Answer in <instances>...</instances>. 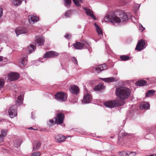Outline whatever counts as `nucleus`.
<instances>
[{"label":"nucleus","mask_w":156,"mask_h":156,"mask_svg":"<svg viewBox=\"0 0 156 156\" xmlns=\"http://www.w3.org/2000/svg\"><path fill=\"white\" fill-rule=\"evenodd\" d=\"M131 14L128 13L127 14L123 11L118 10L114 12H111L108 13L105 17V21L112 22V23H119L121 21H126L129 18H131Z\"/></svg>","instance_id":"nucleus-1"},{"label":"nucleus","mask_w":156,"mask_h":156,"mask_svg":"<svg viewBox=\"0 0 156 156\" xmlns=\"http://www.w3.org/2000/svg\"><path fill=\"white\" fill-rule=\"evenodd\" d=\"M116 95L118 98V100L122 101L123 105L125 103V100L130 96L131 91L130 89L126 87H121L117 88L115 91Z\"/></svg>","instance_id":"nucleus-2"},{"label":"nucleus","mask_w":156,"mask_h":156,"mask_svg":"<svg viewBox=\"0 0 156 156\" xmlns=\"http://www.w3.org/2000/svg\"><path fill=\"white\" fill-rule=\"evenodd\" d=\"M23 100V94L19 95L17 100L16 101V105L12 106L9 110L8 112L9 116L11 118H13L16 116L17 114V105H20L22 104Z\"/></svg>","instance_id":"nucleus-3"},{"label":"nucleus","mask_w":156,"mask_h":156,"mask_svg":"<svg viewBox=\"0 0 156 156\" xmlns=\"http://www.w3.org/2000/svg\"><path fill=\"white\" fill-rule=\"evenodd\" d=\"M122 101L119 100L118 98L115 100L108 101L104 103V105L108 108H114L118 106H121L123 105L121 103Z\"/></svg>","instance_id":"nucleus-4"},{"label":"nucleus","mask_w":156,"mask_h":156,"mask_svg":"<svg viewBox=\"0 0 156 156\" xmlns=\"http://www.w3.org/2000/svg\"><path fill=\"white\" fill-rule=\"evenodd\" d=\"M73 46L75 49H82L83 48H87L89 46V44L86 41H83L76 42L73 44Z\"/></svg>","instance_id":"nucleus-5"},{"label":"nucleus","mask_w":156,"mask_h":156,"mask_svg":"<svg viewBox=\"0 0 156 156\" xmlns=\"http://www.w3.org/2000/svg\"><path fill=\"white\" fill-rule=\"evenodd\" d=\"M55 98L60 101H66L67 97V94L63 92H59L55 95Z\"/></svg>","instance_id":"nucleus-6"},{"label":"nucleus","mask_w":156,"mask_h":156,"mask_svg":"<svg viewBox=\"0 0 156 156\" xmlns=\"http://www.w3.org/2000/svg\"><path fill=\"white\" fill-rule=\"evenodd\" d=\"M65 115L60 112L57 114L56 117H55V123L58 125H60L63 123Z\"/></svg>","instance_id":"nucleus-7"},{"label":"nucleus","mask_w":156,"mask_h":156,"mask_svg":"<svg viewBox=\"0 0 156 156\" xmlns=\"http://www.w3.org/2000/svg\"><path fill=\"white\" fill-rule=\"evenodd\" d=\"M145 45V41L143 39L140 40L139 41L137 44L135 50L138 51H140L144 48Z\"/></svg>","instance_id":"nucleus-8"},{"label":"nucleus","mask_w":156,"mask_h":156,"mask_svg":"<svg viewBox=\"0 0 156 156\" xmlns=\"http://www.w3.org/2000/svg\"><path fill=\"white\" fill-rule=\"evenodd\" d=\"M58 55V53L55 51H50L46 52L44 55L43 57L44 58H51L57 56Z\"/></svg>","instance_id":"nucleus-9"},{"label":"nucleus","mask_w":156,"mask_h":156,"mask_svg":"<svg viewBox=\"0 0 156 156\" xmlns=\"http://www.w3.org/2000/svg\"><path fill=\"white\" fill-rule=\"evenodd\" d=\"M20 76V74L17 73H11L8 76V80L10 81L17 80Z\"/></svg>","instance_id":"nucleus-10"},{"label":"nucleus","mask_w":156,"mask_h":156,"mask_svg":"<svg viewBox=\"0 0 156 156\" xmlns=\"http://www.w3.org/2000/svg\"><path fill=\"white\" fill-rule=\"evenodd\" d=\"M15 32L17 36H18L20 34L27 33L28 32V30L26 28L20 27L16 29Z\"/></svg>","instance_id":"nucleus-11"},{"label":"nucleus","mask_w":156,"mask_h":156,"mask_svg":"<svg viewBox=\"0 0 156 156\" xmlns=\"http://www.w3.org/2000/svg\"><path fill=\"white\" fill-rule=\"evenodd\" d=\"M96 72L99 73L101 71L106 69H107L106 65L105 64H103L96 66L94 68Z\"/></svg>","instance_id":"nucleus-12"},{"label":"nucleus","mask_w":156,"mask_h":156,"mask_svg":"<svg viewBox=\"0 0 156 156\" xmlns=\"http://www.w3.org/2000/svg\"><path fill=\"white\" fill-rule=\"evenodd\" d=\"M56 142L58 143H61L65 141L67 138L65 136L61 134H57L54 136Z\"/></svg>","instance_id":"nucleus-13"},{"label":"nucleus","mask_w":156,"mask_h":156,"mask_svg":"<svg viewBox=\"0 0 156 156\" xmlns=\"http://www.w3.org/2000/svg\"><path fill=\"white\" fill-rule=\"evenodd\" d=\"M35 42L39 46L42 45L44 42V39L43 36L37 37L35 38Z\"/></svg>","instance_id":"nucleus-14"},{"label":"nucleus","mask_w":156,"mask_h":156,"mask_svg":"<svg viewBox=\"0 0 156 156\" xmlns=\"http://www.w3.org/2000/svg\"><path fill=\"white\" fill-rule=\"evenodd\" d=\"M69 90L70 92L72 94H77L79 92V89L78 87L74 85L71 86Z\"/></svg>","instance_id":"nucleus-15"},{"label":"nucleus","mask_w":156,"mask_h":156,"mask_svg":"<svg viewBox=\"0 0 156 156\" xmlns=\"http://www.w3.org/2000/svg\"><path fill=\"white\" fill-rule=\"evenodd\" d=\"M91 99V96L90 94H87L86 95L84 96L82 101L85 103H88L90 102Z\"/></svg>","instance_id":"nucleus-16"},{"label":"nucleus","mask_w":156,"mask_h":156,"mask_svg":"<svg viewBox=\"0 0 156 156\" xmlns=\"http://www.w3.org/2000/svg\"><path fill=\"white\" fill-rule=\"evenodd\" d=\"M84 9L86 13L89 16L91 17L94 20H96V17L94 15L93 13V12L90 9L87 8H84Z\"/></svg>","instance_id":"nucleus-17"},{"label":"nucleus","mask_w":156,"mask_h":156,"mask_svg":"<svg viewBox=\"0 0 156 156\" xmlns=\"http://www.w3.org/2000/svg\"><path fill=\"white\" fill-rule=\"evenodd\" d=\"M28 19L29 22L31 24H33L35 21H37L38 20L37 17L32 15L29 16Z\"/></svg>","instance_id":"nucleus-18"},{"label":"nucleus","mask_w":156,"mask_h":156,"mask_svg":"<svg viewBox=\"0 0 156 156\" xmlns=\"http://www.w3.org/2000/svg\"><path fill=\"white\" fill-rule=\"evenodd\" d=\"M94 25L96 27V29L98 36L100 37H101L103 36V35L101 28L99 27L95 23H94Z\"/></svg>","instance_id":"nucleus-19"},{"label":"nucleus","mask_w":156,"mask_h":156,"mask_svg":"<svg viewBox=\"0 0 156 156\" xmlns=\"http://www.w3.org/2000/svg\"><path fill=\"white\" fill-rule=\"evenodd\" d=\"M150 105L147 102H142L140 105V108L141 109H149Z\"/></svg>","instance_id":"nucleus-20"},{"label":"nucleus","mask_w":156,"mask_h":156,"mask_svg":"<svg viewBox=\"0 0 156 156\" xmlns=\"http://www.w3.org/2000/svg\"><path fill=\"white\" fill-rule=\"evenodd\" d=\"M147 83V82L146 81L141 80L136 81L135 84L136 85L140 86H143L145 85Z\"/></svg>","instance_id":"nucleus-21"},{"label":"nucleus","mask_w":156,"mask_h":156,"mask_svg":"<svg viewBox=\"0 0 156 156\" xmlns=\"http://www.w3.org/2000/svg\"><path fill=\"white\" fill-rule=\"evenodd\" d=\"M35 44H31L30 45L29 47H28L27 50V53L28 54L31 53L32 51L36 48Z\"/></svg>","instance_id":"nucleus-22"},{"label":"nucleus","mask_w":156,"mask_h":156,"mask_svg":"<svg viewBox=\"0 0 156 156\" xmlns=\"http://www.w3.org/2000/svg\"><path fill=\"white\" fill-rule=\"evenodd\" d=\"M41 145V144L39 141H36L34 143V144L33 147V150L34 151L37 150L39 148Z\"/></svg>","instance_id":"nucleus-23"},{"label":"nucleus","mask_w":156,"mask_h":156,"mask_svg":"<svg viewBox=\"0 0 156 156\" xmlns=\"http://www.w3.org/2000/svg\"><path fill=\"white\" fill-rule=\"evenodd\" d=\"M27 62V61L26 58L25 57L23 58L21 60V61L20 63V66L22 67H24L26 65Z\"/></svg>","instance_id":"nucleus-24"},{"label":"nucleus","mask_w":156,"mask_h":156,"mask_svg":"<svg viewBox=\"0 0 156 156\" xmlns=\"http://www.w3.org/2000/svg\"><path fill=\"white\" fill-rule=\"evenodd\" d=\"M23 0H13L12 4L16 6H18L21 4Z\"/></svg>","instance_id":"nucleus-25"},{"label":"nucleus","mask_w":156,"mask_h":156,"mask_svg":"<svg viewBox=\"0 0 156 156\" xmlns=\"http://www.w3.org/2000/svg\"><path fill=\"white\" fill-rule=\"evenodd\" d=\"M155 93V91L153 90H149L147 92L146 96L149 97L153 96V94Z\"/></svg>","instance_id":"nucleus-26"},{"label":"nucleus","mask_w":156,"mask_h":156,"mask_svg":"<svg viewBox=\"0 0 156 156\" xmlns=\"http://www.w3.org/2000/svg\"><path fill=\"white\" fill-rule=\"evenodd\" d=\"M120 58L122 61H127L129 59L130 57L126 55H122L120 56Z\"/></svg>","instance_id":"nucleus-27"},{"label":"nucleus","mask_w":156,"mask_h":156,"mask_svg":"<svg viewBox=\"0 0 156 156\" xmlns=\"http://www.w3.org/2000/svg\"><path fill=\"white\" fill-rule=\"evenodd\" d=\"M103 86L102 84H98L95 86L94 88V90H99L101 89H103Z\"/></svg>","instance_id":"nucleus-28"},{"label":"nucleus","mask_w":156,"mask_h":156,"mask_svg":"<svg viewBox=\"0 0 156 156\" xmlns=\"http://www.w3.org/2000/svg\"><path fill=\"white\" fill-rule=\"evenodd\" d=\"M70 11H68L65 12L64 16H63V18H67L70 16Z\"/></svg>","instance_id":"nucleus-29"},{"label":"nucleus","mask_w":156,"mask_h":156,"mask_svg":"<svg viewBox=\"0 0 156 156\" xmlns=\"http://www.w3.org/2000/svg\"><path fill=\"white\" fill-rule=\"evenodd\" d=\"M73 2L75 3L76 5L79 6L80 5L79 2L82 3L83 2L82 0H73Z\"/></svg>","instance_id":"nucleus-30"},{"label":"nucleus","mask_w":156,"mask_h":156,"mask_svg":"<svg viewBox=\"0 0 156 156\" xmlns=\"http://www.w3.org/2000/svg\"><path fill=\"white\" fill-rule=\"evenodd\" d=\"M104 80L107 82H111L114 81V78L113 77H109L108 78H104Z\"/></svg>","instance_id":"nucleus-31"},{"label":"nucleus","mask_w":156,"mask_h":156,"mask_svg":"<svg viewBox=\"0 0 156 156\" xmlns=\"http://www.w3.org/2000/svg\"><path fill=\"white\" fill-rule=\"evenodd\" d=\"M129 153V151L126 152L125 151H123L120 152V154L122 156H128Z\"/></svg>","instance_id":"nucleus-32"},{"label":"nucleus","mask_w":156,"mask_h":156,"mask_svg":"<svg viewBox=\"0 0 156 156\" xmlns=\"http://www.w3.org/2000/svg\"><path fill=\"white\" fill-rule=\"evenodd\" d=\"M5 80L3 79H0V88H3L4 86Z\"/></svg>","instance_id":"nucleus-33"},{"label":"nucleus","mask_w":156,"mask_h":156,"mask_svg":"<svg viewBox=\"0 0 156 156\" xmlns=\"http://www.w3.org/2000/svg\"><path fill=\"white\" fill-rule=\"evenodd\" d=\"M1 134L0 135L5 137L7 135V131L2 130L1 131Z\"/></svg>","instance_id":"nucleus-34"},{"label":"nucleus","mask_w":156,"mask_h":156,"mask_svg":"<svg viewBox=\"0 0 156 156\" xmlns=\"http://www.w3.org/2000/svg\"><path fill=\"white\" fill-rule=\"evenodd\" d=\"M41 155V153L40 152L36 151L32 153L31 156H40Z\"/></svg>","instance_id":"nucleus-35"},{"label":"nucleus","mask_w":156,"mask_h":156,"mask_svg":"<svg viewBox=\"0 0 156 156\" xmlns=\"http://www.w3.org/2000/svg\"><path fill=\"white\" fill-rule=\"evenodd\" d=\"M65 2L66 6H69L70 5L71 2V0H65Z\"/></svg>","instance_id":"nucleus-36"},{"label":"nucleus","mask_w":156,"mask_h":156,"mask_svg":"<svg viewBox=\"0 0 156 156\" xmlns=\"http://www.w3.org/2000/svg\"><path fill=\"white\" fill-rule=\"evenodd\" d=\"M136 153L135 152L132 151L129 152L128 154V156H135L136 155Z\"/></svg>","instance_id":"nucleus-37"},{"label":"nucleus","mask_w":156,"mask_h":156,"mask_svg":"<svg viewBox=\"0 0 156 156\" xmlns=\"http://www.w3.org/2000/svg\"><path fill=\"white\" fill-rule=\"evenodd\" d=\"M72 60L74 62V63L76 64V65H78V63L77 59L75 57H73L72 58Z\"/></svg>","instance_id":"nucleus-38"},{"label":"nucleus","mask_w":156,"mask_h":156,"mask_svg":"<svg viewBox=\"0 0 156 156\" xmlns=\"http://www.w3.org/2000/svg\"><path fill=\"white\" fill-rule=\"evenodd\" d=\"M145 29V28L143 27L142 25H139V29L141 31H142L144 30Z\"/></svg>","instance_id":"nucleus-39"},{"label":"nucleus","mask_w":156,"mask_h":156,"mask_svg":"<svg viewBox=\"0 0 156 156\" xmlns=\"http://www.w3.org/2000/svg\"><path fill=\"white\" fill-rule=\"evenodd\" d=\"M71 37V35H69L68 34H66V35L65 36V37L67 39H69Z\"/></svg>","instance_id":"nucleus-40"},{"label":"nucleus","mask_w":156,"mask_h":156,"mask_svg":"<svg viewBox=\"0 0 156 156\" xmlns=\"http://www.w3.org/2000/svg\"><path fill=\"white\" fill-rule=\"evenodd\" d=\"M4 137L0 135V143L4 141Z\"/></svg>","instance_id":"nucleus-41"},{"label":"nucleus","mask_w":156,"mask_h":156,"mask_svg":"<svg viewBox=\"0 0 156 156\" xmlns=\"http://www.w3.org/2000/svg\"><path fill=\"white\" fill-rule=\"evenodd\" d=\"M140 7V5H139V4H137L134 7L135 8V10H137Z\"/></svg>","instance_id":"nucleus-42"},{"label":"nucleus","mask_w":156,"mask_h":156,"mask_svg":"<svg viewBox=\"0 0 156 156\" xmlns=\"http://www.w3.org/2000/svg\"><path fill=\"white\" fill-rule=\"evenodd\" d=\"M49 121V122L51 124L55 123V119H54V118L52 119H50Z\"/></svg>","instance_id":"nucleus-43"},{"label":"nucleus","mask_w":156,"mask_h":156,"mask_svg":"<svg viewBox=\"0 0 156 156\" xmlns=\"http://www.w3.org/2000/svg\"><path fill=\"white\" fill-rule=\"evenodd\" d=\"M2 9L0 8V17L1 16L2 13Z\"/></svg>","instance_id":"nucleus-44"},{"label":"nucleus","mask_w":156,"mask_h":156,"mask_svg":"<svg viewBox=\"0 0 156 156\" xmlns=\"http://www.w3.org/2000/svg\"><path fill=\"white\" fill-rule=\"evenodd\" d=\"M28 129H31V130H37V129H34L32 127H30L28 128Z\"/></svg>","instance_id":"nucleus-45"},{"label":"nucleus","mask_w":156,"mask_h":156,"mask_svg":"<svg viewBox=\"0 0 156 156\" xmlns=\"http://www.w3.org/2000/svg\"><path fill=\"white\" fill-rule=\"evenodd\" d=\"M3 60L2 57L0 56V61H1Z\"/></svg>","instance_id":"nucleus-46"},{"label":"nucleus","mask_w":156,"mask_h":156,"mask_svg":"<svg viewBox=\"0 0 156 156\" xmlns=\"http://www.w3.org/2000/svg\"><path fill=\"white\" fill-rule=\"evenodd\" d=\"M156 156V154H153V155H147V156Z\"/></svg>","instance_id":"nucleus-47"},{"label":"nucleus","mask_w":156,"mask_h":156,"mask_svg":"<svg viewBox=\"0 0 156 156\" xmlns=\"http://www.w3.org/2000/svg\"><path fill=\"white\" fill-rule=\"evenodd\" d=\"M20 146V144L19 145H15V146H16V147H18V146Z\"/></svg>","instance_id":"nucleus-48"},{"label":"nucleus","mask_w":156,"mask_h":156,"mask_svg":"<svg viewBox=\"0 0 156 156\" xmlns=\"http://www.w3.org/2000/svg\"><path fill=\"white\" fill-rule=\"evenodd\" d=\"M126 2L125 1H124V4H123V5L126 4Z\"/></svg>","instance_id":"nucleus-49"},{"label":"nucleus","mask_w":156,"mask_h":156,"mask_svg":"<svg viewBox=\"0 0 156 156\" xmlns=\"http://www.w3.org/2000/svg\"><path fill=\"white\" fill-rule=\"evenodd\" d=\"M71 156L69 155V156Z\"/></svg>","instance_id":"nucleus-50"}]
</instances>
